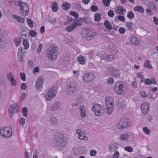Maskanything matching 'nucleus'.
I'll use <instances>...</instances> for the list:
<instances>
[{"label": "nucleus", "mask_w": 158, "mask_h": 158, "mask_svg": "<svg viewBox=\"0 0 158 158\" xmlns=\"http://www.w3.org/2000/svg\"><path fill=\"white\" fill-rule=\"evenodd\" d=\"M14 42L16 46H19L21 42V40L20 37H15L14 39Z\"/></svg>", "instance_id": "obj_31"}, {"label": "nucleus", "mask_w": 158, "mask_h": 158, "mask_svg": "<svg viewBox=\"0 0 158 158\" xmlns=\"http://www.w3.org/2000/svg\"><path fill=\"white\" fill-rule=\"evenodd\" d=\"M23 44L24 46V49H27L29 47V44L27 40H24L23 42Z\"/></svg>", "instance_id": "obj_36"}, {"label": "nucleus", "mask_w": 158, "mask_h": 158, "mask_svg": "<svg viewBox=\"0 0 158 158\" xmlns=\"http://www.w3.org/2000/svg\"><path fill=\"white\" fill-rule=\"evenodd\" d=\"M94 78V76L93 73H88L85 74L83 77V79L86 82L91 81Z\"/></svg>", "instance_id": "obj_14"}, {"label": "nucleus", "mask_w": 158, "mask_h": 158, "mask_svg": "<svg viewBox=\"0 0 158 158\" xmlns=\"http://www.w3.org/2000/svg\"><path fill=\"white\" fill-rule=\"evenodd\" d=\"M27 22L28 24L29 25V26L31 27L32 28L33 27V22L32 20L31 19H27Z\"/></svg>", "instance_id": "obj_45"}, {"label": "nucleus", "mask_w": 158, "mask_h": 158, "mask_svg": "<svg viewBox=\"0 0 158 158\" xmlns=\"http://www.w3.org/2000/svg\"><path fill=\"white\" fill-rule=\"evenodd\" d=\"M27 88V84L26 83H23L22 84L21 89L23 90H25Z\"/></svg>", "instance_id": "obj_64"}, {"label": "nucleus", "mask_w": 158, "mask_h": 158, "mask_svg": "<svg viewBox=\"0 0 158 158\" xmlns=\"http://www.w3.org/2000/svg\"><path fill=\"white\" fill-rule=\"evenodd\" d=\"M56 144L58 146H64L66 144V140L64 136L61 134L56 135Z\"/></svg>", "instance_id": "obj_4"}, {"label": "nucleus", "mask_w": 158, "mask_h": 158, "mask_svg": "<svg viewBox=\"0 0 158 158\" xmlns=\"http://www.w3.org/2000/svg\"><path fill=\"white\" fill-rule=\"evenodd\" d=\"M131 42L133 44L136 45L139 43V40L136 37L133 36L131 37Z\"/></svg>", "instance_id": "obj_23"}, {"label": "nucleus", "mask_w": 158, "mask_h": 158, "mask_svg": "<svg viewBox=\"0 0 158 158\" xmlns=\"http://www.w3.org/2000/svg\"><path fill=\"white\" fill-rule=\"evenodd\" d=\"M80 112L81 117L84 118L86 116V113L85 109L84 106L80 107Z\"/></svg>", "instance_id": "obj_22"}, {"label": "nucleus", "mask_w": 158, "mask_h": 158, "mask_svg": "<svg viewBox=\"0 0 158 158\" xmlns=\"http://www.w3.org/2000/svg\"><path fill=\"white\" fill-rule=\"evenodd\" d=\"M118 107L121 109H124L126 107V103L124 102V100L122 98L118 99Z\"/></svg>", "instance_id": "obj_19"}, {"label": "nucleus", "mask_w": 158, "mask_h": 158, "mask_svg": "<svg viewBox=\"0 0 158 158\" xmlns=\"http://www.w3.org/2000/svg\"><path fill=\"white\" fill-rule=\"evenodd\" d=\"M20 8V13L21 15L23 16H25L27 15L29 11V8L28 4L23 2V3H22Z\"/></svg>", "instance_id": "obj_8"}, {"label": "nucleus", "mask_w": 158, "mask_h": 158, "mask_svg": "<svg viewBox=\"0 0 158 158\" xmlns=\"http://www.w3.org/2000/svg\"><path fill=\"white\" fill-rule=\"evenodd\" d=\"M59 52V48L56 46L48 48L46 51L47 57L50 60H54L56 57Z\"/></svg>", "instance_id": "obj_1"}, {"label": "nucleus", "mask_w": 158, "mask_h": 158, "mask_svg": "<svg viewBox=\"0 0 158 158\" xmlns=\"http://www.w3.org/2000/svg\"><path fill=\"white\" fill-rule=\"evenodd\" d=\"M119 156V154L118 152L115 151L113 155V158H118Z\"/></svg>", "instance_id": "obj_56"}, {"label": "nucleus", "mask_w": 158, "mask_h": 158, "mask_svg": "<svg viewBox=\"0 0 158 158\" xmlns=\"http://www.w3.org/2000/svg\"><path fill=\"white\" fill-rule=\"evenodd\" d=\"M114 57L112 55H109L106 56V60L108 61H112L114 60Z\"/></svg>", "instance_id": "obj_33"}, {"label": "nucleus", "mask_w": 158, "mask_h": 158, "mask_svg": "<svg viewBox=\"0 0 158 158\" xmlns=\"http://www.w3.org/2000/svg\"><path fill=\"white\" fill-rule=\"evenodd\" d=\"M73 76L75 77H77L79 74V72L77 70L73 71Z\"/></svg>", "instance_id": "obj_61"}, {"label": "nucleus", "mask_w": 158, "mask_h": 158, "mask_svg": "<svg viewBox=\"0 0 158 158\" xmlns=\"http://www.w3.org/2000/svg\"><path fill=\"white\" fill-rule=\"evenodd\" d=\"M20 75L21 77V79L23 81H24L26 80V76L24 73H20Z\"/></svg>", "instance_id": "obj_53"}, {"label": "nucleus", "mask_w": 158, "mask_h": 158, "mask_svg": "<svg viewBox=\"0 0 158 158\" xmlns=\"http://www.w3.org/2000/svg\"><path fill=\"white\" fill-rule=\"evenodd\" d=\"M7 79L9 81L14 78L12 73L11 72L7 74Z\"/></svg>", "instance_id": "obj_47"}, {"label": "nucleus", "mask_w": 158, "mask_h": 158, "mask_svg": "<svg viewBox=\"0 0 158 158\" xmlns=\"http://www.w3.org/2000/svg\"><path fill=\"white\" fill-rule=\"evenodd\" d=\"M104 25L105 27L109 31L112 29V27L110 22L106 20L104 22Z\"/></svg>", "instance_id": "obj_28"}, {"label": "nucleus", "mask_w": 158, "mask_h": 158, "mask_svg": "<svg viewBox=\"0 0 158 158\" xmlns=\"http://www.w3.org/2000/svg\"><path fill=\"white\" fill-rule=\"evenodd\" d=\"M50 120L52 124L55 125L57 122V118L53 116H51L50 117Z\"/></svg>", "instance_id": "obj_29"}, {"label": "nucleus", "mask_w": 158, "mask_h": 158, "mask_svg": "<svg viewBox=\"0 0 158 158\" xmlns=\"http://www.w3.org/2000/svg\"><path fill=\"white\" fill-rule=\"evenodd\" d=\"M19 123L20 125L23 126L25 123V119L24 118H22L19 121Z\"/></svg>", "instance_id": "obj_52"}, {"label": "nucleus", "mask_w": 158, "mask_h": 158, "mask_svg": "<svg viewBox=\"0 0 158 158\" xmlns=\"http://www.w3.org/2000/svg\"><path fill=\"white\" fill-rule=\"evenodd\" d=\"M52 10L54 12L57 11L58 9L57 4L56 2H54L51 6Z\"/></svg>", "instance_id": "obj_30"}, {"label": "nucleus", "mask_w": 158, "mask_h": 158, "mask_svg": "<svg viewBox=\"0 0 158 158\" xmlns=\"http://www.w3.org/2000/svg\"><path fill=\"white\" fill-rule=\"evenodd\" d=\"M108 74L111 76L117 77L119 76L118 70L114 67H110L107 70Z\"/></svg>", "instance_id": "obj_9"}, {"label": "nucleus", "mask_w": 158, "mask_h": 158, "mask_svg": "<svg viewBox=\"0 0 158 158\" xmlns=\"http://www.w3.org/2000/svg\"><path fill=\"white\" fill-rule=\"evenodd\" d=\"M107 107V113L108 114H110L112 112V108L114 107V105L111 106H106Z\"/></svg>", "instance_id": "obj_37"}, {"label": "nucleus", "mask_w": 158, "mask_h": 158, "mask_svg": "<svg viewBox=\"0 0 158 158\" xmlns=\"http://www.w3.org/2000/svg\"><path fill=\"white\" fill-rule=\"evenodd\" d=\"M98 55V57L101 60H106L107 54L104 52L101 51L100 52Z\"/></svg>", "instance_id": "obj_25"}, {"label": "nucleus", "mask_w": 158, "mask_h": 158, "mask_svg": "<svg viewBox=\"0 0 158 158\" xmlns=\"http://www.w3.org/2000/svg\"><path fill=\"white\" fill-rule=\"evenodd\" d=\"M113 100L110 97H107L106 98L105 101L106 106H113Z\"/></svg>", "instance_id": "obj_20"}, {"label": "nucleus", "mask_w": 158, "mask_h": 158, "mask_svg": "<svg viewBox=\"0 0 158 158\" xmlns=\"http://www.w3.org/2000/svg\"><path fill=\"white\" fill-rule=\"evenodd\" d=\"M94 20L96 22L99 21L101 19V15L99 13H97L94 14Z\"/></svg>", "instance_id": "obj_32"}, {"label": "nucleus", "mask_w": 158, "mask_h": 158, "mask_svg": "<svg viewBox=\"0 0 158 158\" xmlns=\"http://www.w3.org/2000/svg\"><path fill=\"white\" fill-rule=\"evenodd\" d=\"M23 2L21 0H15L14 2L15 5L19 6L20 7Z\"/></svg>", "instance_id": "obj_42"}, {"label": "nucleus", "mask_w": 158, "mask_h": 158, "mask_svg": "<svg viewBox=\"0 0 158 158\" xmlns=\"http://www.w3.org/2000/svg\"><path fill=\"white\" fill-rule=\"evenodd\" d=\"M67 91L69 94H72L76 90V85L74 82H72L66 86Z\"/></svg>", "instance_id": "obj_11"}, {"label": "nucleus", "mask_w": 158, "mask_h": 158, "mask_svg": "<svg viewBox=\"0 0 158 158\" xmlns=\"http://www.w3.org/2000/svg\"><path fill=\"white\" fill-rule=\"evenodd\" d=\"M133 25V23L132 22H127L126 23V26L129 28L128 30L131 29L132 30V27Z\"/></svg>", "instance_id": "obj_41"}, {"label": "nucleus", "mask_w": 158, "mask_h": 158, "mask_svg": "<svg viewBox=\"0 0 158 158\" xmlns=\"http://www.w3.org/2000/svg\"><path fill=\"white\" fill-rule=\"evenodd\" d=\"M127 17L130 19H132L134 17V15L132 11H130L127 14Z\"/></svg>", "instance_id": "obj_40"}, {"label": "nucleus", "mask_w": 158, "mask_h": 158, "mask_svg": "<svg viewBox=\"0 0 158 158\" xmlns=\"http://www.w3.org/2000/svg\"><path fill=\"white\" fill-rule=\"evenodd\" d=\"M118 9L121 11L119 14L124 15L126 12V10H125V8H123L122 6H119L118 7Z\"/></svg>", "instance_id": "obj_35"}, {"label": "nucleus", "mask_w": 158, "mask_h": 158, "mask_svg": "<svg viewBox=\"0 0 158 158\" xmlns=\"http://www.w3.org/2000/svg\"><path fill=\"white\" fill-rule=\"evenodd\" d=\"M83 153V148L82 147L78 148L76 150V153L77 154L81 155Z\"/></svg>", "instance_id": "obj_38"}, {"label": "nucleus", "mask_w": 158, "mask_h": 158, "mask_svg": "<svg viewBox=\"0 0 158 158\" xmlns=\"http://www.w3.org/2000/svg\"><path fill=\"white\" fill-rule=\"evenodd\" d=\"M124 86L121 81L117 82L114 86V90L118 94H121L124 93Z\"/></svg>", "instance_id": "obj_7"}, {"label": "nucleus", "mask_w": 158, "mask_h": 158, "mask_svg": "<svg viewBox=\"0 0 158 158\" xmlns=\"http://www.w3.org/2000/svg\"><path fill=\"white\" fill-rule=\"evenodd\" d=\"M10 81H11V85L13 86H15L16 84V80L14 78L11 80Z\"/></svg>", "instance_id": "obj_63"}, {"label": "nucleus", "mask_w": 158, "mask_h": 158, "mask_svg": "<svg viewBox=\"0 0 158 158\" xmlns=\"http://www.w3.org/2000/svg\"><path fill=\"white\" fill-rule=\"evenodd\" d=\"M134 10L141 13H143L144 11V9L142 6H136L134 8Z\"/></svg>", "instance_id": "obj_27"}, {"label": "nucleus", "mask_w": 158, "mask_h": 158, "mask_svg": "<svg viewBox=\"0 0 158 158\" xmlns=\"http://www.w3.org/2000/svg\"><path fill=\"white\" fill-rule=\"evenodd\" d=\"M129 137V135L128 134L126 133H123L119 137L120 139L122 141H125L127 140Z\"/></svg>", "instance_id": "obj_21"}, {"label": "nucleus", "mask_w": 158, "mask_h": 158, "mask_svg": "<svg viewBox=\"0 0 158 158\" xmlns=\"http://www.w3.org/2000/svg\"><path fill=\"white\" fill-rule=\"evenodd\" d=\"M118 19L123 22H124L125 21V19L124 16L121 15H119L118 16Z\"/></svg>", "instance_id": "obj_58"}, {"label": "nucleus", "mask_w": 158, "mask_h": 158, "mask_svg": "<svg viewBox=\"0 0 158 158\" xmlns=\"http://www.w3.org/2000/svg\"><path fill=\"white\" fill-rule=\"evenodd\" d=\"M97 154V152L94 150H92L90 151V154L91 156H94Z\"/></svg>", "instance_id": "obj_60"}, {"label": "nucleus", "mask_w": 158, "mask_h": 158, "mask_svg": "<svg viewBox=\"0 0 158 158\" xmlns=\"http://www.w3.org/2000/svg\"><path fill=\"white\" fill-rule=\"evenodd\" d=\"M111 1V0H102L103 4L106 7H108L109 6Z\"/></svg>", "instance_id": "obj_39"}, {"label": "nucleus", "mask_w": 158, "mask_h": 158, "mask_svg": "<svg viewBox=\"0 0 158 158\" xmlns=\"http://www.w3.org/2000/svg\"><path fill=\"white\" fill-rule=\"evenodd\" d=\"M119 146V144L116 143H111L109 146V150L110 152H114L116 150Z\"/></svg>", "instance_id": "obj_15"}, {"label": "nucleus", "mask_w": 158, "mask_h": 158, "mask_svg": "<svg viewBox=\"0 0 158 158\" xmlns=\"http://www.w3.org/2000/svg\"><path fill=\"white\" fill-rule=\"evenodd\" d=\"M91 9L92 11L94 12H96L98 10V7L95 5H93L91 6Z\"/></svg>", "instance_id": "obj_50"}, {"label": "nucleus", "mask_w": 158, "mask_h": 158, "mask_svg": "<svg viewBox=\"0 0 158 158\" xmlns=\"http://www.w3.org/2000/svg\"><path fill=\"white\" fill-rule=\"evenodd\" d=\"M44 81L43 78L41 77H38L36 81L35 86L36 89L40 90L42 88L43 85Z\"/></svg>", "instance_id": "obj_12"}, {"label": "nucleus", "mask_w": 158, "mask_h": 158, "mask_svg": "<svg viewBox=\"0 0 158 158\" xmlns=\"http://www.w3.org/2000/svg\"><path fill=\"white\" fill-rule=\"evenodd\" d=\"M144 83L146 85H151L152 83V82L150 79L147 78L145 80Z\"/></svg>", "instance_id": "obj_49"}, {"label": "nucleus", "mask_w": 158, "mask_h": 158, "mask_svg": "<svg viewBox=\"0 0 158 158\" xmlns=\"http://www.w3.org/2000/svg\"><path fill=\"white\" fill-rule=\"evenodd\" d=\"M108 15L110 17H113L114 15V13L113 11L112 10H109L108 12Z\"/></svg>", "instance_id": "obj_55"}, {"label": "nucleus", "mask_w": 158, "mask_h": 158, "mask_svg": "<svg viewBox=\"0 0 158 158\" xmlns=\"http://www.w3.org/2000/svg\"><path fill=\"white\" fill-rule=\"evenodd\" d=\"M145 91H140V94L142 97L144 98L147 96V94H146Z\"/></svg>", "instance_id": "obj_51"}, {"label": "nucleus", "mask_w": 158, "mask_h": 158, "mask_svg": "<svg viewBox=\"0 0 158 158\" xmlns=\"http://www.w3.org/2000/svg\"><path fill=\"white\" fill-rule=\"evenodd\" d=\"M131 125V123L130 120L127 118L122 119L118 125V128L120 130H123L124 128H126L128 126H130Z\"/></svg>", "instance_id": "obj_6"}, {"label": "nucleus", "mask_w": 158, "mask_h": 158, "mask_svg": "<svg viewBox=\"0 0 158 158\" xmlns=\"http://www.w3.org/2000/svg\"><path fill=\"white\" fill-rule=\"evenodd\" d=\"M148 109L149 106L147 102L143 103L141 106L142 112L144 114H146L148 112Z\"/></svg>", "instance_id": "obj_16"}, {"label": "nucleus", "mask_w": 158, "mask_h": 158, "mask_svg": "<svg viewBox=\"0 0 158 158\" xmlns=\"http://www.w3.org/2000/svg\"><path fill=\"white\" fill-rule=\"evenodd\" d=\"M77 24L76 22H74L72 24L67 27L65 29V30L69 32H71L77 27Z\"/></svg>", "instance_id": "obj_18"}, {"label": "nucleus", "mask_w": 158, "mask_h": 158, "mask_svg": "<svg viewBox=\"0 0 158 158\" xmlns=\"http://www.w3.org/2000/svg\"><path fill=\"white\" fill-rule=\"evenodd\" d=\"M118 31L120 34H123L125 32L126 30L124 28L121 27L119 28Z\"/></svg>", "instance_id": "obj_59"}, {"label": "nucleus", "mask_w": 158, "mask_h": 158, "mask_svg": "<svg viewBox=\"0 0 158 158\" xmlns=\"http://www.w3.org/2000/svg\"><path fill=\"white\" fill-rule=\"evenodd\" d=\"M143 132L147 135H148L150 133V131L146 127H144L143 128Z\"/></svg>", "instance_id": "obj_48"}, {"label": "nucleus", "mask_w": 158, "mask_h": 158, "mask_svg": "<svg viewBox=\"0 0 158 158\" xmlns=\"http://www.w3.org/2000/svg\"><path fill=\"white\" fill-rule=\"evenodd\" d=\"M42 48V44H40L37 48V52L38 53H40L41 51Z\"/></svg>", "instance_id": "obj_62"}, {"label": "nucleus", "mask_w": 158, "mask_h": 158, "mask_svg": "<svg viewBox=\"0 0 158 158\" xmlns=\"http://www.w3.org/2000/svg\"><path fill=\"white\" fill-rule=\"evenodd\" d=\"M57 89V87H54L46 92L45 98L48 101L51 100L56 96Z\"/></svg>", "instance_id": "obj_3"}, {"label": "nucleus", "mask_w": 158, "mask_h": 158, "mask_svg": "<svg viewBox=\"0 0 158 158\" xmlns=\"http://www.w3.org/2000/svg\"><path fill=\"white\" fill-rule=\"evenodd\" d=\"M92 110L94 112L95 115L100 116L102 115L104 112V109L102 106L96 104L92 107Z\"/></svg>", "instance_id": "obj_2"}, {"label": "nucleus", "mask_w": 158, "mask_h": 158, "mask_svg": "<svg viewBox=\"0 0 158 158\" xmlns=\"http://www.w3.org/2000/svg\"><path fill=\"white\" fill-rule=\"evenodd\" d=\"M0 134L4 137L9 138L12 134V130L10 127H5L2 129H0Z\"/></svg>", "instance_id": "obj_5"}, {"label": "nucleus", "mask_w": 158, "mask_h": 158, "mask_svg": "<svg viewBox=\"0 0 158 158\" xmlns=\"http://www.w3.org/2000/svg\"><path fill=\"white\" fill-rule=\"evenodd\" d=\"M70 14L73 16L75 19L77 18L79 16L78 14L75 11H72L70 12Z\"/></svg>", "instance_id": "obj_43"}, {"label": "nucleus", "mask_w": 158, "mask_h": 158, "mask_svg": "<svg viewBox=\"0 0 158 158\" xmlns=\"http://www.w3.org/2000/svg\"><path fill=\"white\" fill-rule=\"evenodd\" d=\"M61 106V104L59 102H55L52 106L50 107L49 109L52 111H56L60 108Z\"/></svg>", "instance_id": "obj_13"}, {"label": "nucleus", "mask_w": 158, "mask_h": 158, "mask_svg": "<svg viewBox=\"0 0 158 158\" xmlns=\"http://www.w3.org/2000/svg\"><path fill=\"white\" fill-rule=\"evenodd\" d=\"M150 61L149 60H147L144 63V66L145 67L151 69L152 68V66L150 64Z\"/></svg>", "instance_id": "obj_34"}, {"label": "nucleus", "mask_w": 158, "mask_h": 158, "mask_svg": "<svg viewBox=\"0 0 158 158\" xmlns=\"http://www.w3.org/2000/svg\"><path fill=\"white\" fill-rule=\"evenodd\" d=\"M70 4L68 2H63L62 5V8L63 10H67L70 7Z\"/></svg>", "instance_id": "obj_24"}, {"label": "nucleus", "mask_w": 158, "mask_h": 158, "mask_svg": "<svg viewBox=\"0 0 158 158\" xmlns=\"http://www.w3.org/2000/svg\"><path fill=\"white\" fill-rule=\"evenodd\" d=\"M148 5L152 9L156 6L155 3L153 2H149L148 3Z\"/></svg>", "instance_id": "obj_54"}, {"label": "nucleus", "mask_w": 158, "mask_h": 158, "mask_svg": "<svg viewBox=\"0 0 158 158\" xmlns=\"http://www.w3.org/2000/svg\"><path fill=\"white\" fill-rule=\"evenodd\" d=\"M19 107L15 104L10 105L9 108V116L12 117L14 114L17 113L19 110Z\"/></svg>", "instance_id": "obj_10"}, {"label": "nucleus", "mask_w": 158, "mask_h": 158, "mask_svg": "<svg viewBox=\"0 0 158 158\" xmlns=\"http://www.w3.org/2000/svg\"><path fill=\"white\" fill-rule=\"evenodd\" d=\"M78 62L79 63L84 64H85V61L83 56H79L77 59Z\"/></svg>", "instance_id": "obj_26"}, {"label": "nucleus", "mask_w": 158, "mask_h": 158, "mask_svg": "<svg viewBox=\"0 0 158 158\" xmlns=\"http://www.w3.org/2000/svg\"><path fill=\"white\" fill-rule=\"evenodd\" d=\"M22 112L24 116L26 117L27 115V108L24 107L22 109Z\"/></svg>", "instance_id": "obj_44"}, {"label": "nucleus", "mask_w": 158, "mask_h": 158, "mask_svg": "<svg viewBox=\"0 0 158 158\" xmlns=\"http://www.w3.org/2000/svg\"><path fill=\"white\" fill-rule=\"evenodd\" d=\"M125 150L129 152H132L133 151L132 148L131 147H127L124 148Z\"/></svg>", "instance_id": "obj_57"}, {"label": "nucleus", "mask_w": 158, "mask_h": 158, "mask_svg": "<svg viewBox=\"0 0 158 158\" xmlns=\"http://www.w3.org/2000/svg\"><path fill=\"white\" fill-rule=\"evenodd\" d=\"M23 50L22 48H20L19 49L18 51V57L19 61L20 62H23L24 61Z\"/></svg>", "instance_id": "obj_17"}, {"label": "nucleus", "mask_w": 158, "mask_h": 158, "mask_svg": "<svg viewBox=\"0 0 158 158\" xmlns=\"http://www.w3.org/2000/svg\"><path fill=\"white\" fill-rule=\"evenodd\" d=\"M29 34L32 37H35L36 35V33L33 30H31Z\"/></svg>", "instance_id": "obj_46"}]
</instances>
